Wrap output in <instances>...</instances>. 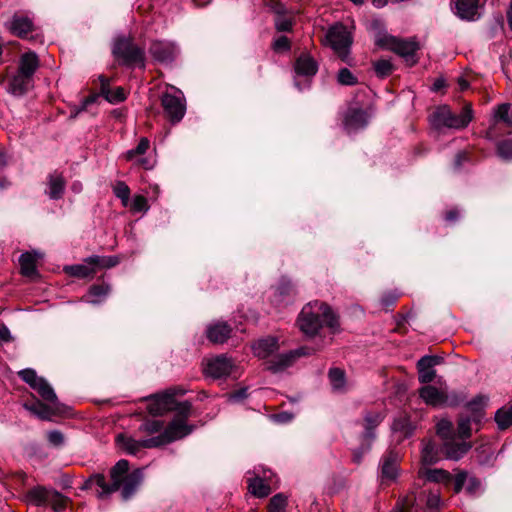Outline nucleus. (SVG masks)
Returning a JSON list of instances; mask_svg holds the SVG:
<instances>
[{"mask_svg": "<svg viewBox=\"0 0 512 512\" xmlns=\"http://www.w3.org/2000/svg\"><path fill=\"white\" fill-rule=\"evenodd\" d=\"M99 79L101 81V88H100L101 95L109 103L115 104V103L122 102L126 99V93L122 87L111 88L109 86L108 80L105 77L100 76Z\"/></svg>", "mask_w": 512, "mask_h": 512, "instance_id": "bb28decb", "label": "nucleus"}, {"mask_svg": "<svg viewBox=\"0 0 512 512\" xmlns=\"http://www.w3.org/2000/svg\"><path fill=\"white\" fill-rule=\"evenodd\" d=\"M414 503L415 497L406 496L404 499L397 503V512H417Z\"/></svg>", "mask_w": 512, "mask_h": 512, "instance_id": "864d4df0", "label": "nucleus"}, {"mask_svg": "<svg viewBox=\"0 0 512 512\" xmlns=\"http://www.w3.org/2000/svg\"><path fill=\"white\" fill-rule=\"evenodd\" d=\"M318 70L316 61L308 54L300 55L295 63V72L299 76H313Z\"/></svg>", "mask_w": 512, "mask_h": 512, "instance_id": "cd10ccee", "label": "nucleus"}, {"mask_svg": "<svg viewBox=\"0 0 512 512\" xmlns=\"http://www.w3.org/2000/svg\"><path fill=\"white\" fill-rule=\"evenodd\" d=\"M65 190V180L61 173L53 172L48 177V196L53 200L62 198Z\"/></svg>", "mask_w": 512, "mask_h": 512, "instance_id": "c85d7f7f", "label": "nucleus"}, {"mask_svg": "<svg viewBox=\"0 0 512 512\" xmlns=\"http://www.w3.org/2000/svg\"><path fill=\"white\" fill-rule=\"evenodd\" d=\"M96 98H97V96H90V97L86 98V99L83 101V103H82V105H81L80 109H78V110H77V113H78V112H80V111H82V110H85V109H86V107H87L89 104L94 103V102L96 101Z\"/></svg>", "mask_w": 512, "mask_h": 512, "instance_id": "338daca9", "label": "nucleus"}, {"mask_svg": "<svg viewBox=\"0 0 512 512\" xmlns=\"http://www.w3.org/2000/svg\"><path fill=\"white\" fill-rule=\"evenodd\" d=\"M12 339L9 328L5 324H0V341L7 343L12 341Z\"/></svg>", "mask_w": 512, "mask_h": 512, "instance_id": "680f3d73", "label": "nucleus"}, {"mask_svg": "<svg viewBox=\"0 0 512 512\" xmlns=\"http://www.w3.org/2000/svg\"><path fill=\"white\" fill-rule=\"evenodd\" d=\"M32 81L29 76L17 71L9 80L7 91L14 96H22L32 87Z\"/></svg>", "mask_w": 512, "mask_h": 512, "instance_id": "5701e85b", "label": "nucleus"}, {"mask_svg": "<svg viewBox=\"0 0 512 512\" xmlns=\"http://www.w3.org/2000/svg\"><path fill=\"white\" fill-rule=\"evenodd\" d=\"M386 45L389 49L405 59L409 65L416 63L415 54L419 49L416 42L410 40H401L395 37H386Z\"/></svg>", "mask_w": 512, "mask_h": 512, "instance_id": "f8f14e48", "label": "nucleus"}, {"mask_svg": "<svg viewBox=\"0 0 512 512\" xmlns=\"http://www.w3.org/2000/svg\"><path fill=\"white\" fill-rule=\"evenodd\" d=\"M115 57L122 59L124 64H140L144 67V51L135 46L129 39H119L113 47Z\"/></svg>", "mask_w": 512, "mask_h": 512, "instance_id": "1a4fd4ad", "label": "nucleus"}, {"mask_svg": "<svg viewBox=\"0 0 512 512\" xmlns=\"http://www.w3.org/2000/svg\"><path fill=\"white\" fill-rule=\"evenodd\" d=\"M495 421L502 430L512 425V406L509 409L501 408L495 414Z\"/></svg>", "mask_w": 512, "mask_h": 512, "instance_id": "79ce46f5", "label": "nucleus"}, {"mask_svg": "<svg viewBox=\"0 0 512 512\" xmlns=\"http://www.w3.org/2000/svg\"><path fill=\"white\" fill-rule=\"evenodd\" d=\"M48 504H50L56 512H60L65 507V498L59 493V497L49 499Z\"/></svg>", "mask_w": 512, "mask_h": 512, "instance_id": "052dcab7", "label": "nucleus"}, {"mask_svg": "<svg viewBox=\"0 0 512 512\" xmlns=\"http://www.w3.org/2000/svg\"><path fill=\"white\" fill-rule=\"evenodd\" d=\"M149 52L156 61L170 63L177 57L179 49L174 42L154 41L150 45Z\"/></svg>", "mask_w": 512, "mask_h": 512, "instance_id": "ddd939ff", "label": "nucleus"}, {"mask_svg": "<svg viewBox=\"0 0 512 512\" xmlns=\"http://www.w3.org/2000/svg\"><path fill=\"white\" fill-rule=\"evenodd\" d=\"M374 69L378 76L386 77L391 74L393 66L389 60L380 59L374 63Z\"/></svg>", "mask_w": 512, "mask_h": 512, "instance_id": "49530a36", "label": "nucleus"}, {"mask_svg": "<svg viewBox=\"0 0 512 512\" xmlns=\"http://www.w3.org/2000/svg\"><path fill=\"white\" fill-rule=\"evenodd\" d=\"M248 489L252 495L258 498H264L271 492L270 486L258 476L248 479Z\"/></svg>", "mask_w": 512, "mask_h": 512, "instance_id": "f704fd0d", "label": "nucleus"}, {"mask_svg": "<svg viewBox=\"0 0 512 512\" xmlns=\"http://www.w3.org/2000/svg\"><path fill=\"white\" fill-rule=\"evenodd\" d=\"M436 433L441 438L442 443L448 441L452 437L456 436L451 421L447 419H441L436 425Z\"/></svg>", "mask_w": 512, "mask_h": 512, "instance_id": "4c0bfd02", "label": "nucleus"}, {"mask_svg": "<svg viewBox=\"0 0 512 512\" xmlns=\"http://www.w3.org/2000/svg\"><path fill=\"white\" fill-rule=\"evenodd\" d=\"M293 290L289 282H283L277 287V292L280 296L288 295Z\"/></svg>", "mask_w": 512, "mask_h": 512, "instance_id": "0e129e2a", "label": "nucleus"}, {"mask_svg": "<svg viewBox=\"0 0 512 512\" xmlns=\"http://www.w3.org/2000/svg\"><path fill=\"white\" fill-rule=\"evenodd\" d=\"M498 155L504 160H512V140H504L497 146Z\"/></svg>", "mask_w": 512, "mask_h": 512, "instance_id": "603ef678", "label": "nucleus"}, {"mask_svg": "<svg viewBox=\"0 0 512 512\" xmlns=\"http://www.w3.org/2000/svg\"><path fill=\"white\" fill-rule=\"evenodd\" d=\"M47 439L50 444L56 447H59L64 443V435L58 430L48 432Z\"/></svg>", "mask_w": 512, "mask_h": 512, "instance_id": "6e6d98bb", "label": "nucleus"}, {"mask_svg": "<svg viewBox=\"0 0 512 512\" xmlns=\"http://www.w3.org/2000/svg\"><path fill=\"white\" fill-rule=\"evenodd\" d=\"M21 273L31 277L36 273V258L32 253L26 252L19 257Z\"/></svg>", "mask_w": 512, "mask_h": 512, "instance_id": "e433bc0d", "label": "nucleus"}, {"mask_svg": "<svg viewBox=\"0 0 512 512\" xmlns=\"http://www.w3.org/2000/svg\"><path fill=\"white\" fill-rule=\"evenodd\" d=\"M337 80L341 85H354L357 83V78L347 68L339 70Z\"/></svg>", "mask_w": 512, "mask_h": 512, "instance_id": "3c124183", "label": "nucleus"}, {"mask_svg": "<svg viewBox=\"0 0 512 512\" xmlns=\"http://www.w3.org/2000/svg\"><path fill=\"white\" fill-rule=\"evenodd\" d=\"M479 415H475L473 419L470 417H460L458 420V427H457V437L461 438V440H465L467 438L471 437V422L476 421V418H478Z\"/></svg>", "mask_w": 512, "mask_h": 512, "instance_id": "58836bf2", "label": "nucleus"}, {"mask_svg": "<svg viewBox=\"0 0 512 512\" xmlns=\"http://www.w3.org/2000/svg\"><path fill=\"white\" fill-rule=\"evenodd\" d=\"M441 359L437 356H423L417 362L418 379L421 383L428 384L436 377L434 366L440 363Z\"/></svg>", "mask_w": 512, "mask_h": 512, "instance_id": "a211bd4d", "label": "nucleus"}, {"mask_svg": "<svg viewBox=\"0 0 512 512\" xmlns=\"http://www.w3.org/2000/svg\"><path fill=\"white\" fill-rule=\"evenodd\" d=\"M367 113L358 108H349L344 116V128L348 133L363 129L368 124Z\"/></svg>", "mask_w": 512, "mask_h": 512, "instance_id": "f3484780", "label": "nucleus"}, {"mask_svg": "<svg viewBox=\"0 0 512 512\" xmlns=\"http://www.w3.org/2000/svg\"><path fill=\"white\" fill-rule=\"evenodd\" d=\"M38 67V56L34 52H27L21 56L17 71L33 79V75Z\"/></svg>", "mask_w": 512, "mask_h": 512, "instance_id": "7c9ffc66", "label": "nucleus"}, {"mask_svg": "<svg viewBox=\"0 0 512 512\" xmlns=\"http://www.w3.org/2000/svg\"><path fill=\"white\" fill-rule=\"evenodd\" d=\"M455 10L458 17L463 20L474 21L479 18L478 0H457Z\"/></svg>", "mask_w": 512, "mask_h": 512, "instance_id": "b1692460", "label": "nucleus"}, {"mask_svg": "<svg viewBox=\"0 0 512 512\" xmlns=\"http://www.w3.org/2000/svg\"><path fill=\"white\" fill-rule=\"evenodd\" d=\"M114 194L116 197L121 199L122 204L124 206L128 205L129 202V196H130V189L128 185L125 182L119 181L115 184L113 188Z\"/></svg>", "mask_w": 512, "mask_h": 512, "instance_id": "a18cd8bd", "label": "nucleus"}, {"mask_svg": "<svg viewBox=\"0 0 512 512\" xmlns=\"http://www.w3.org/2000/svg\"><path fill=\"white\" fill-rule=\"evenodd\" d=\"M278 349V340L275 337L260 339L252 345L254 355L262 359L270 357Z\"/></svg>", "mask_w": 512, "mask_h": 512, "instance_id": "a878e982", "label": "nucleus"}, {"mask_svg": "<svg viewBox=\"0 0 512 512\" xmlns=\"http://www.w3.org/2000/svg\"><path fill=\"white\" fill-rule=\"evenodd\" d=\"M231 334L230 326L225 322L210 324L206 329V336L214 344L224 343Z\"/></svg>", "mask_w": 512, "mask_h": 512, "instance_id": "393cba45", "label": "nucleus"}, {"mask_svg": "<svg viewBox=\"0 0 512 512\" xmlns=\"http://www.w3.org/2000/svg\"><path fill=\"white\" fill-rule=\"evenodd\" d=\"M466 159V155L465 153H458L455 157V161H454V164H455V167L456 168H459L462 164V162Z\"/></svg>", "mask_w": 512, "mask_h": 512, "instance_id": "774afa93", "label": "nucleus"}, {"mask_svg": "<svg viewBox=\"0 0 512 512\" xmlns=\"http://www.w3.org/2000/svg\"><path fill=\"white\" fill-rule=\"evenodd\" d=\"M38 392V394L43 398V400L51 403L55 408H58L59 402L58 398L53 390V388L49 385V383L42 378L36 386L33 388Z\"/></svg>", "mask_w": 512, "mask_h": 512, "instance_id": "72a5a7b5", "label": "nucleus"}, {"mask_svg": "<svg viewBox=\"0 0 512 512\" xmlns=\"http://www.w3.org/2000/svg\"><path fill=\"white\" fill-rule=\"evenodd\" d=\"M426 505L429 509H438L441 505L439 492H430L426 498Z\"/></svg>", "mask_w": 512, "mask_h": 512, "instance_id": "4d7b16f0", "label": "nucleus"}, {"mask_svg": "<svg viewBox=\"0 0 512 512\" xmlns=\"http://www.w3.org/2000/svg\"><path fill=\"white\" fill-rule=\"evenodd\" d=\"M191 431L192 427L184 425L181 421L176 420L171 421L165 430L155 437L135 440L130 436L119 434L116 441L128 454L135 455L142 448H155L166 445L187 436Z\"/></svg>", "mask_w": 512, "mask_h": 512, "instance_id": "f03ea898", "label": "nucleus"}, {"mask_svg": "<svg viewBox=\"0 0 512 512\" xmlns=\"http://www.w3.org/2000/svg\"><path fill=\"white\" fill-rule=\"evenodd\" d=\"M128 470L129 462L121 459L110 471V484L106 482L103 475L95 474L86 480L83 488L95 489L97 496L103 499L122 487V498L128 500L135 494L143 481V471L141 469H136L129 474Z\"/></svg>", "mask_w": 512, "mask_h": 512, "instance_id": "f257e3e1", "label": "nucleus"}, {"mask_svg": "<svg viewBox=\"0 0 512 512\" xmlns=\"http://www.w3.org/2000/svg\"><path fill=\"white\" fill-rule=\"evenodd\" d=\"M191 403L188 401L176 402L174 394L164 393L151 397L147 406V410L152 415H162L168 411H175L176 417L172 421L179 420L187 425L186 420L191 413Z\"/></svg>", "mask_w": 512, "mask_h": 512, "instance_id": "20e7f679", "label": "nucleus"}, {"mask_svg": "<svg viewBox=\"0 0 512 512\" xmlns=\"http://www.w3.org/2000/svg\"><path fill=\"white\" fill-rule=\"evenodd\" d=\"M234 364L226 355H218L207 359L204 373L213 379L225 378L230 375Z\"/></svg>", "mask_w": 512, "mask_h": 512, "instance_id": "9b49d317", "label": "nucleus"}, {"mask_svg": "<svg viewBox=\"0 0 512 512\" xmlns=\"http://www.w3.org/2000/svg\"><path fill=\"white\" fill-rule=\"evenodd\" d=\"M161 105L172 123H178L185 115V99L181 96L164 93L161 97Z\"/></svg>", "mask_w": 512, "mask_h": 512, "instance_id": "9d476101", "label": "nucleus"}, {"mask_svg": "<svg viewBox=\"0 0 512 512\" xmlns=\"http://www.w3.org/2000/svg\"><path fill=\"white\" fill-rule=\"evenodd\" d=\"M418 476L429 482L442 483L449 485L454 482V477L444 469H432L428 467H420L418 470Z\"/></svg>", "mask_w": 512, "mask_h": 512, "instance_id": "4be33fe9", "label": "nucleus"}, {"mask_svg": "<svg viewBox=\"0 0 512 512\" xmlns=\"http://www.w3.org/2000/svg\"><path fill=\"white\" fill-rule=\"evenodd\" d=\"M329 380L334 390H342L345 386V373L339 368H332L329 371Z\"/></svg>", "mask_w": 512, "mask_h": 512, "instance_id": "37998d69", "label": "nucleus"}, {"mask_svg": "<svg viewBox=\"0 0 512 512\" xmlns=\"http://www.w3.org/2000/svg\"><path fill=\"white\" fill-rule=\"evenodd\" d=\"M472 118L473 113L470 105H466L458 115L454 114L448 106L443 105L438 107L429 116L431 125L437 130L443 128H465L471 122Z\"/></svg>", "mask_w": 512, "mask_h": 512, "instance_id": "39448f33", "label": "nucleus"}, {"mask_svg": "<svg viewBox=\"0 0 512 512\" xmlns=\"http://www.w3.org/2000/svg\"><path fill=\"white\" fill-rule=\"evenodd\" d=\"M493 120L495 123L503 122L512 127V105L508 103L499 105L494 111Z\"/></svg>", "mask_w": 512, "mask_h": 512, "instance_id": "c9c22d12", "label": "nucleus"}, {"mask_svg": "<svg viewBox=\"0 0 512 512\" xmlns=\"http://www.w3.org/2000/svg\"><path fill=\"white\" fill-rule=\"evenodd\" d=\"M247 397V389L242 388L240 390H237L229 395V400L233 402L240 401Z\"/></svg>", "mask_w": 512, "mask_h": 512, "instance_id": "e2e57ef3", "label": "nucleus"}, {"mask_svg": "<svg viewBox=\"0 0 512 512\" xmlns=\"http://www.w3.org/2000/svg\"><path fill=\"white\" fill-rule=\"evenodd\" d=\"M446 392L447 388L445 385H441L440 388L432 385H426L420 388L419 395L426 404L441 406L448 403V396Z\"/></svg>", "mask_w": 512, "mask_h": 512, "instance_id": "dca6fc26", "label": "nucleus"}, {"mask_svg": "<svg viewBox=\"0 0 512 512\" xmlns=\"http://www.w3.org/2000/svg\"><path fill=\"white\" fill-rule=\"evenodd\" d=\"M287 497L279 493L270 499L269 512H285Z\"/></svg>", "mask_w": 512, "mask_h": 512, "instance_id": "c03bdc74", "label": "nucleus"}, {"mask_svg": "<svg viewBox=\"0 0 512 512\" xmlns=\"http://www.w3.org/2000/svg\"><path fill=\"white\" fill-rule=\"evenodd\" d=\"M315 349L309 347H300L286 353L279 354L266 362V369L272 373H279L292 366L294 362L302 357L312 355Z\"/></svg>", "mask_w": 512, "mask_h": 512, "instance_id": "0eeeda50", "label": "nucleus"}, {"mask_svg": "<svg viewBox=\"0 0 512 512\" xmlns=\"http://www.w3.org/2000/svg\"><path fill=\"white\" fill-rule=\"evenodd\" d=\"M110 291L108 285H94L90 288L89 294L95 299L91 300L93 303H98L101 298H104Z\"/></svg>", "mask_w": 512, "mask_h": 512, "instance_id": "8fccbe9b", "label": "nucleus"}, {"mask_svg": "<svg viewBox=\"0 0 512 512\" xmlns=\"http://www.w3.org/2000/svg\"><path fill=\"white\" fill-rule=\"evenodd\" d=\"M163 428V423L159 420H147L139 427V431L147 434H154L160 432Z\"/></svg>", "mask_w": 512, "mask_h": 512, "instance_id": "09e8293b", "label": "nucleus"}, {"mask_svg": "<svg viewBox=\"0 0 512 512\" xmlns=\"http://www.w3.org/2000/svg\"><path fill=\"white\" fill-rule=\"evenodd\" d=\"M18 374L24 382L31 386V388H34V386H36V384L42 379V377L37 376L35 370L30 368L23 369L19 371Z\"/></svg>", "mask_w": 512, "mask_h": 512, "instance_id": "de8ad7c7", "label": "nucleus"}, {"mask_svg": "<svg viewBox=\"0 0 512 512\" xmlns=\"http://www.w3.org/2000/svg\"><path fill=\"white\" fill-rule=\"evenodd\" d=\"M150 148V141L146 137H142L138 143V145L131 150H128L124 157L128 161L134 160L138 156L144 155L148 149Z\"/></svg>", "mask_w": 512, "mask_h": 512, "instance_id": "ea45409f", "label": "nucleus"}, {"mask_svg": "<svg viewBox=\"0 0 512 512\" xmlns=\"http://www.w3.org/2000/svg\"><path fill=\"white\" fill-rule=\"evenodd\" d=\"M326 43L342 61H349L352 35L346 26L340 23L332 26L326 33Z\"/></svg>", "mask_w": 512, "mask_h": 512, "instance_id": "423d86ee", "label": "nucleus"}, {"mask_svg": "<svg viewBox=\"0 0 512 512\" xmlns=\"http://www.w3.org/2000/svg\"><path fill=\"white\" fill-rule=\"evenodd\" d=\"M23 407L31 414L37 416L42 420L50 419V417L58 410V408H55L52 404L51 406H48L40 401L24 403Z\"/></svg>", "mask_w": 512, "mask_h": 512, "instance_id": "2f4dec72", "label": "nucleus"}, {"mask_svg": "<svg viewBox=\"0 0 512 512\" xmlns=\"http://www.w3.org/2000/svg\"><path fill=\"white\" fill-rule=\"evenodd\" d=\"M131 209L134 212H147L149 210L147 199L142 195H136L131 203Z\"/></svg>", "mask_w": 512, "mask_h": 512, "instance_id": "5fc2aeb1", "label": "nucleus"}, {"mask_svg": "<svg viewBox=\"0 0 512 512\" xmlns=\"http://www.w3.org/2000/svg\"><path fill=\"white\" fill-rule=\"evenodd\" d=\"M441 459L440 451L437 448L436 444L432 441H427L423 443L422 451H421V461L422 467H426L428 465H432L437 463Z\"/></svg>", "mask_w": 512, "mask_h": 512, "instance_id": "473e14b6", "label": "nucleus"}, {"mask_svg": "<svg viewBox=\"0 0 512 512\" xmlns=\"http://www.w3.org/2000/svg\"><path fill=\"white\" fill-rule=\"evenodd\" d=\"M9 30L12 34L24 38L34 28L33 20L23 14H14L9 24Z\"/></svg>", "mask_w": 512, "mask_h": 512, "instance_id": "412c9836", "label": "nucleus"}, {"mask_svg": "<svg viewBox=\"0 0 512 512\" xmlns=\"http://www.w3.org/2000/svg\"><path fill=\"white\" fill-rule=\"evenodd\" d=\"M273 49L276 52L288 51L290 49V41L286 36H280L275 39L273 43Z\"/></svg>", "mask_w": 512, "mask_h": 512, "instance_id": "13d9d810", "label": "nucleus"}, {"mask_svg": "<svg viewBox=\"0 0 512 512\" xmlns=\"http://www.w3.org/2000/svg\"><path fill=\"white\" fill-rule=\"evenodd\" d=\"M136 164L138 166L143 167L146 170L152 169L154 167V163L151 159L147 157H141L136 160Z\"/></svg>", "mask_w": 512, "mask_h": 512, "instance_id": "69168bd1", "label": "nucleus"}, {"mask_svg": "<svg viewBox=\"0 0 512 512\" xmlns=\"http://www.w3.org/2000/svg\"><path fill=\"white\" fill-rule=\"evenodd\" d=\"M275 26L278 31H290L292 29V21L290 19L280 17L276 20Z\"/></svg>", "mask_w": 512, "mask_h": 512, "instance_id": "bf43d9fd", "label": "nucleus"}, {"mask_svg": "<svg viewBox=\"0 0 512 512\" xmlns=\"http://www.w3.org/2000/svg\"><path fill=\"white\" fill-rule=\"evenodd\" d=\"M399 455L394 451H389L381 462L382 480L393 481L398 475Z\"/></svg>", "mask_w": 512, "mask_h": 512, "instance_id": "aec40b11", "label": "nucleus"}, {"mask_svg": "<svg viewBox=\"0 0 512 512\" xmlns=\"http://www.w3.org/2000/svg\"><path fill=\"white\" fill-rule=\"evenodd\" d=\"M472 448L470 442L461 440V438L454 436L448 441L442 443V452L449 460L458 461Z\"/></svg>", "mask_w": 512, "mask_h": 512, "instance_id": "2eb2a0df", "label": "nucleus"}, {"mask_svg": "<svg viewBox=\"0 0 512 512\" xmlns=\"http://www.w3.org/2000/svg\"><path fill=\"white\" fill-rule=\"evenodd\" d=\"M90 263L95 264V268H111L118 264L119 260L115 256H98L92 255L88 257Z\"/></svg>", "mask_w": 512, "mask_h": 512, "instance_id": "a19ab883", "label": "nucleus"}, {"mask_svg": "<svg viewBox=\"0 0 512 512\" xmlns=\"http://www.w3.org/2000/svg\"><path fill=\"white\" fill-rule=\"evenodd\" d=\"M300 331L308 337L315 336L323 326L335 331L339 327L338 317L324 302L313 301L306 304L297 319Z\"/></svg>", "mask_w": 512, "mask_h": 512, "instance_id": "7ed1b4c3", "label": "nucleus"}, {"mask_svg": "<svg viewBox=\"0 0 512 512\" xmlns=\"http://www.w3.org/2000/svg\"><path fill=\"white\" fill-rule=\"evenodd\" d=\"M53 497H59V492L44 486H36L27 492L26 501L35 506H44Z\"/></svg>", "mask_w": 512, "mask_h": 512, "instance_id": "6ab92c4d", "label": "nucleus"}, {"mask_svg": "<svg viewBox=\"0 0 512 512\" xmlns=\"http://www.w3.org/2000/svg\"><path fill=\"white\" fill-rule=\"evenodd\" d=\"M383 415L379 412H367L364 417V433L362 439V446L359 450L354 451L353 460L356 463H360L362 454L367 452L372 441L375 439V428L382 422Z\"/></svg>", "mask_w": 512, "mask_h": 512, "instance_id": "6e6552de", "label": "nucleus"}, {"mask_svg": "<svg viewBox=\"0 0 512 512\" xmlns=\"http://www.w3.org/2000/svg\"><path fill=\"white\" fill-rule=\"evenodd\" d=\"M64 271L73 277L77 278H87L93 277L97 272L95 268V264L89 262L88 257L84 259L83 263L65 266Z\"/></svg>", "mask_w": 512, "mask_h": 512, "instance_id": "c756f323", "label": "nucleus"}, {"mask_svg": "<svg viewBox=\"0 0 512 512\" xmlns=\"http://www.w3.org/2000/svg\"><path fill=\"white\" fill-rule=\"evenodd\" d=\"M463 488H465L470 496H476L482 492V485L479 479L470 475L467 471H459L454 476V492L460 493Z\"/></svg>", "mask_w": 512, "mask_h": 512, "instance_id": "4468645a", "label": "nucleus"}]
</instances>
